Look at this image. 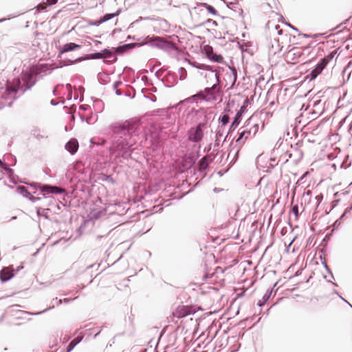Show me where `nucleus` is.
<instances>
[{
	"label": "nucleus",
	"mask_w": 352,
	"mask_h": 352,
	"mask_svg": "<svg viewBox=\"0 0 352 352\" xmlns=\"http://www.w3.org/2000/svg\"><path fill=\"white\" fill-rule=\"evenodd\" d=\"M52 71V69H49L47 65L41 64L23 72L21 78H15L12 82H8L5 88H0V109L10 107L18 98V93L23 94L36 84L38 78L50 74Z\"/></svg>",
	"instance_id": "nucleus-1"
},
{
	"label": "nucleus",
	"mask_w": 352,
	"mask_h": 352,
	"mask_svg": "<svg viewBox=\"0 0 352 352\" xmlns=\"http://www.w3.org/2000/svg\"><path fill=\"white\" fill-rule=\"evenodd\" d=\"M140 127V120L137 118L115 122L109 126L113 135L111 148L116 157L126 160L131 157L132 147L136 142L134 137L138 135Z\"/></svg>",
	"instance_id": "nucleus-2"
},
{
	"label": "nucleus",
	"mask_w": 352,
	"mask_h": 352,
	"mask_svg": "<svg viewBox=\"0 0 352 352\" xmlns=\"http://www.w3.org/2000/svg\"><path fill=\"white\" fill-rule=\"evenodd\" d=\"M30 186L34 190L38 189L40 190L39 195L43 196V198L42 199L40 197H34L31 193L28 199H29L32 203H36L38 201L42 200L44 201L43 203V206H54L58 210L60 209L59 205L57 203H56L54 197L50 196L49 195H60L65 192V191L63 188L46 184H42L40 183H34L31 184Z\"/></svg>",
	"instance_id": "nucleus-3"
},
{
	"label": "nucleus",
	"mask_w": 352,
	"mask_h": 352,
	"mask_svg": "<svg viewBox=\"0 0 352 352\" xmlns=\"http://www.w3.org/2000/svg\"><path fill=\"white\" fill-rule=\"evenodd\" d=\"M258 124L253 122V118L247 120L246 124L239 130V135L236 140L238 148L236 155L239 153L240 148L244 144L246 140L254 138L258 131Z\"/></svg>",
	"instance_id": "nucleus-4"
},
{
	"label": "nucleus",
	"mask_w": 352,
	"mask_h": 352,
	"mask_svg": "<svg viewBox=\"0 0 352 352\" xmlns=\"http://www.w3.org/2000/svg\"><path fill=\"white\" fill-rule=\"evenodd\" d=\"M141 45H148L152 47H156L165 52H170L171 51L177 52L179 50L176 44L170 41L165 38L158 36H147L141 43Z\"/></svg>",
	"instance_id": "nucleus-5"
},
{
	"label": "nucleus",
	"mask_w": 352,
	"mask_h": 352,
	"mask_svg": "<svg viewBox=\"0 0 352 352\" xmlns=\"http://www.w3.org/2000/svg\"><path fill=\"white\" fill-rule=\"evenodd\" d=\"M208 128V120H201L196 125L191 126L186 132L187 140L190 142L200 143L205 134V131Z\"/></svg>",
	"instance_id": "nucleus-6"
},
{
	"label": "nucleus",
	"mask_w": 352,
	"mask_h": 352,
	"mask_svg": "<svg viewBox=\"0 0 352 352\" xmlns=\"http://www.w3.org/2000/svg\"><path fill=\"white\" fill-rule=\"evenodd\" d=\"M201 120H208L205 110L202 108L198 109L192 108L186 113L184 122L186 124H192L196 122L197 124Z\"/></svg>",
	"instance_id": "nucleus-7"
},
{
	"label": "nucleus",
	"mask_w": 352,
	"mask_h": 352,
	"mask_svg": "<svg viewBox=\"0 0 352 352\" xmlns=\"http://www.w3.org/2000/svg\"><path fill=\"white\" fill-rule=\"evenodd\" d=\"M145 138L146 140L149 142L153 151L157 150L162 144L161 131L156 129L151 130L148 134L145 133Z\"/></svg>",
	"instance_id": "nucleus-8"
},
{
	"label": "nucleus",
	"mask_w": 352,
	"mask_h": 352,
	"mask_svg": "<svg viewBox=\"0 0 352 352\" xmlns=\"http://www.w3.org/2000/svg\"><path fill=\"white\" fill-rule=\"evenodd\" d=\"M102 57H103V50H101L100 52L91 53V54H86L83 56L78 57V58H76L74 60H72L70 59H66V60H64L63 62H64L65 65H70L75 63H79V62H81V61L85 60L101 59V58H102Z\"/></svg>",
	"instance_id": "nucleus-9"
},
{
	"label": "nucleus",
	"mask_w": 352,
	"mask_h": 352,
	"mask_svg": "<svg viewBox=\"0 0 352 352\" xmlns=\"http://www.w3.org/2000/svg\"><path fill=\"white\" fill-rule=\"evenodd\" d=\"M196 310L193 306L190 305H181L178 306L175 311L173 313L174 317L177 318H184L187 316L194 314Z\"/></svg>",
	"instance_id": "nucleus-10"
},
{
	"label": "nucleus",
	"mask_w": 352,
	"mask_h": 352,
	"mask_svg": "<svg viewBox=\"0 0 352 352\" xmlns=\"http://www.w3.org/2000/svg\"><path fill=\"white\" fill-rule=\"evenodd\" d=\"M116 47L111 49L106 48L103 50V62L104 63L112 64L117 61L118 58L116 56L117 52L115 51Z\"/></svg>",
	"instance_id": "nucleus-11"
},
{
	"label": "nucleus",
	"mask_w": 352,
	"mask_h": 352,
	"mask_svg": "<svg viewBox=\"0 0 352 352\" xmlns=\"http://www.w3.org/2000/svg\"><path fill=\"white\" fill-rule=\"evenodd\" d=\"M15 275L14 269L12 265L3 267L0 270V280L2 283L7 282L12 278Z\"/></svg>",
	"instance_id": "nucleus-12"
},
{
	"label": "nucleus",
	"mask_w": 352,
	"mask_h": 352,
	"mask_svg": "<svg viewBox=\"0 0 352 352\" xmlns=\"http://www.w3.org/2000/svg\"><path fill=\"white\" fill-rule=\"evenodd\" d=\"M204 52L206 57L214 63H221L223 59L221 55L217 54L214 52L212 47L210 45H206L204 47Z\"/></svg>",
	"instance_id": "nucleus-13"
},
{
	"label": "nucleus",
	"mask_w": 352,
	"mask_h": 352,
	"mask_svg": "<svg viewBox=\"0 0 352 352\" xmlns=\"http://www.w3.org/2000/svg\"><path fill=\"white\" fill-rule=\"evenodd\" d=\"M162 81L167 87H173L177 83V76L175 72H168L164 78H162Z\"/></svg>",
	"instance_id": "nucleus-14"
},
{
	"label": "nucleus",
	"mask_w": 352,
	"mask_h": 352,
	"mask_svg": "<svg viewBox=\"0 0 352 352\" xmlns=\"http://www.w3.org/2000/svg\"><path fill=\"white\" fill-rule=\"evenodd\" d=\"M214 151H215L213 150L211 155H214ZM214 158V156H213V157H210V155H205L203 157H201L200 159V160L198 162V164H197L198 170L200 172L206 170L209 167L210 164L212 162Z\"/></svg>",
	"instance_id": "nucleus-15"
},
{
	"label": "nucleus",
	"mask_w": 352,
	"mask_h": 352,
	"mask_svg": "<svg viewBox=\"0 0 352 352\" xmlns=\"http://www.w3.org/2000/svg\"><path fill=\"white\" fill-rule=\"evenodd\" d=\"M188 62L189 65H190L193 67H195L198 69L208 70V71H210L212 74L214 73V75L217 82L219 81V76L218 74V72L216 70H214L211 66L204 64V63H197L196 62H192L190 60H188Z\"/></svg>",
	"instance_id": "nucleus-16"
},
{
	"label": "nucleus",
	"mask_w": 352,
	"mask_h": 352,
	"mask_svg": "<svg viewBox=\"0 0 352 352\" xmlns=\"http://www.w3.org/2000/svg\"><path fill=\"white\" fill-rule=\"evenodd\" d=\"M237 79V72L235 67H229V69L225 74V80L230 82V87H233Z\"/></svg>",
	"instance_id": "nucleus-17"
},
{
	"label": "nucleus",
	"mask_w": 352,
	"mask_h": 352,
	"mask_svg": "<svg viewBox=\"0 0 352 352\" xmlns=\"http://www.w3.org/2000/svg\"><path fill=\"white\" fill-rule=\"evenodd\" d=\"M79 147L78 142L75 138L70 139L65 144V149L71 154L74 155Z\"/></svg>",
	"instance_id": "nucleus-18"
},
{
	"label": "nucleus",
	"mask_w": 352,
	"mask_h": 352,
	"mask_svg": "<svg viewBox=\"0 0 352 352\" xmlns=\"http://www.w3.org/2000/svg\"><path fill=\"white\" fill-rule=\"evenodd\" d=\"M141 43H126L122 45H120L115 48V51L117 52L118 54H123L124 53L128 52L129 50H131L133 48H135L137 46H142Z\"/></svg>",
	"instance_id": "nucleus-19"
},
{
	"label": "nucleus",
	"mask_w": 352,
	"mask_h": 352,
	"mask_svg": "<svg viewBox=\"0 0 352 352\" xmlns=\"http://www.w3.org/2000/svg\"><path fill=\"white\" fill-rule=\"evenodd\" d=\"M282 47H283L279 43V40L278 38H274L271 40L269 44L270 53L275 55L281 51Z\"/></svg>",
	"instance_id": "nucleus-20"
},
{
	"label": "nucleus",
	"mask_w": 352,
	"mask_h": 352,
	"mask_svg": "<svg viewBox=\"0 0 352 352\" xmlns=\"http://www.w3.org/2000/svg\"><path fill=\"white\" fill-rule=\"evenodd\" d=\"M81 47L80 45L74 43H67L62 47V49L60 50V54L58 56H60V54L74 51L78 49H80Z\"/></svg>",
	"instance_id": "nucleus-21"
},
{
	"label": "nucleus",
	"mask_w": 352,
	"mask_h": 352,
	"mask_svg": "<svg viewBox=\"0 0 352 352\" xmlns=\"http://www.w3.org/2000/svg\"><path fill=\"white\" fill-rule=\"evenodd\" d=\"M51 208H36V214L38 217H43L46 219H49V215L45 210H54V212H57V210H58L54 206H51Z\"/></svg>",
	"instance_id": "nucleus-22"
},
{
	"label": "nucleus",
	"mask_w": 352,
	"mask_h": 352,
	"mask_svg": "<svg viewBox=\"0 0 352 352\" xmlns=\"http://www.w3.org/2000/svg\"><path fill=\"white\" fill-rule=\"evenodd\" d=\"M217 84H214L211 87L205 88V96H206L208 100H214L216 98V95L214 92V89L217 87Z\"/></svg>",
	"instance_id": "nucleus-23"
},
{
	"label": "nucleus",
	"mask_w": 352,
	"mask_h": 352,
	"mask_svg": "<svg viewBox=\"0 0 352 352\" xmlns=\"http://www.w3.org/2000/svg\"><path fill=\"white\" fill-rule=\"evenodd\" d=\"M16 191L17 193L21 195L23 197H25L26 199H28L29 197V196L30 195V194L32 193L24 186H18L16 187Z\"/></svg>",
	"instance_id": "nucleus-24"
},
{
	"label": "nucleus",
	"mask_w": 352,
	"mask_h": 352,
	"mask_svg": "<svg viewBox=\"0 0 352 352\" xmlns=\"http://www.w3.org/2000/svg\"><path fill=\"white\" fill-rule=\"evenodd\" d=\"M120 12V9H118L115 12L105 14L104 15H103L102 16L100 17L101 21L102 23H104L106 21L114 18L115 16H118Z\"/></svg>",
	"instance_id": "nucleus-25"
},
{
	"label": "nucleus",
	"mask_w": 352,
	"mask_h": 352,
	"mask_svg": "<svg viewBox=\"0 0 352 352\" xmlns=\"http://www.w3.org/2000/svg\"><path fill=\"white\" fill-rule=\"evenodd\" d=\"M200 6L204 7L211 14L214 16L218 15V12L212 6L209 5L207 3H201Z\"/></svg>",
	"instance_id": "nucleus-26"
},
{
	"label": "nucleus",
	"mask_w": 352,
	"mask_h": 352,
	"mask_svg": "<svg viewBox=\"0 0 352 352\" xmlns=\"http://www.w3.org/2000/svg\"><path fill=\"white\" fill-rule=\"evenodd\" d=\"M31 135L36 138L38 140H41L45 138H47V136H45L44 135L41 133V131L38 128H34L31 131Z\"/></svg>",
	"instance_id": "nucleus-27"
},
{
	"label": "nucleus",
	"mask_w": 352,
	"mask_h": 352,
	"mask_svg": "<svg viewBox=\"0 0 352 352\" xmlns=\"http://www.w3.org/2000/svg\"><path fill=\"white\" fill-rule=\"evenodd\" d=\"M241 117H242V112L237 111L234 118L233 121L232 122L230 128H232L233 126H237L241 122Z\"/></svg>",
	"instance_id": "nucleus-28"
},
{
	"label": "nucleus",
	"mask_w": 352,
	"mask_h": 352,
	"mask_svg": "<svg viewBox=\"0 0 352 352\" xmlns=\"http://www.w3.org/2000/svg\"><path fill=\"white\" fill-rule=\"evenodd\" d=\"M272 293V289H271L270 291H267V293L263 296V299L258 302L257 305L260 307L263 306L270 298Z\"/></svg>",
	"instance_id": "nucleus-29"
},
{
	"label": "nucleus",
	"mask_w": 352,
	"mask_h": 352,
	"mask_svg": "<svg viewBox=\"0 0 352 352\" xmlns=\"http://www.w3.org/2000/svg\"><path fill=\"white\" fill-rule=\"evenodd\" d=\"M336 52H331L329 54H328L327 56H325L323 58H322L320 61L324 63L325 66L327 65V64L333 58Z\"/></svg>",
	"instance_id": "nucleus-30"
},
{
	"label": "nucleus",
	"mask_w": 352,
	"mask_h": 352,
	"mask_svg": "<svg viewBox=\"0 0 352 352\" xmlns=\"http://www.w3.org/2000/svg\"><path fill=\"white\" fill-rule=\"evenodd\" d=\"M80 340H77V338H75L72 340L67 346L66 351L65 352H70L72 351L74 348L80 342Z\"/></svg>",
	"instance_id": "nucleus-31"
},
{
	"label": "nucleus",
	"mask_w": 352,
	"mask_h": 352,
	"mask_svg": "<svg viewBox=\"0 0 352 352\" xmlns=\"http://www.w3.org/2000/svg\"><path fill=\"white\" fill-rule=\"evenodd\" d=\"M100 179H101L103 182H109L111 184H115L116 181L114 179L111 177V175H107L105 174H102L100 177H99Z\"/></svg>",
	"instance_id": "nucleus-32"
},
{
	"label": "nucleus",
	"mask_w": 352,
	"mask_h": 352,
	"mask_svg": "<svg viewBox=\"0 0 352 352\" xmlns=\"http://www.w3.org/2000/svg\"><path fill=\"white\" fill-rule=\"evenodd\" d=\"M326 67L325 63L319 61L318 64L316 65L314 70L318 73V74H320L323 69Z\"/></svg>",
	"instance_id": "nucleus-33"
},
{
	"label": "nucleus",
	"mask_w": 352,
	"mask_h": 352,
	"mask_svg": "<svg viewBox=\"0 0 352 352\" xmlns=\"http://www.w3.org/2000/svg\"><path fill=\"white\" fill-rule=\"evenodd\" d=\"M1 170L6 171L9 174L13 173V170L10 168V165L8 163L3 162V164H1Z\"/></svg>",
	"instance_id": "nucleus-34"
},
{
	"label": "nucleus",
	"mask_w": 352,
	"mask_h": 352,
	"mask_svg": "<svg viewBox=\"0 0 352 352\" xmlns=\"http://www.w3.org/2000/svg\"><path fill=\"white\" fill-rule=\"evenodd\" d=\"M4 160L8 161L10 163V166H14L16 163V157L11 154L6 155Z\"/></svg>",
	"instance_id": "nucleus-35"
},
{
	"label": "nucleus",
	"mask_w": 352,
	"mask_h": 352,
	"mask_svg": "<svg viewBox=\"0 0 352 352\" xmlns=\"http://www.w3.org/2000/svg\"><path fill=\"white\" fill-rule=\"evenodd\" d=\"M178 73L179 74V80H183L186 79V78L187 76V72L184 67H179V69H178Z\"/></svg>",
	"instance_id": "nucleus-36"
},
{
	"label": "nucleus",
	"mask_w": 352,
	"mask_h": 352,
	"mask_svg": "<svg viewBox=\"0 0 352 352\" xmlns=\"http://www.w3.org/2000/svg\"><path fill=\"white\" fill-rule=\"evenodd\" d=\"M219 120L223 125H226L230 121V116L228 114H223L219 117Z\"/></svg>",
	"instance_id": "nucleus-37"
},
{
	"label": "nucleus",
	"mask_w": 352,
	"mask_h": 352,
	"mask_svg": "<svg viewBox=\"0 0 352 352\" xmlns=\"http://www.w3.org/2000/svg\"><path fill=\"white\" fill-rule=\"evenodd\" d=\"M319 74L316 72H315L314 69H312L309 75L306 76V79H309V80H312L317 78V76Z\"/></svg>",
	"instance_id": "nucleus-38"
},
{
	"label": "nucleus",
	"mask_w": 352,
	"mask_h": 352,
	"mask_svg": "<svg viewBox=\"0 0 352 352\" xmlns=\"http://www.w3.org/2000/svg\"><path fill=\"white\" fill-rule=\"evenodd\" d=\"M319 74L316 72H315L314 69H312L309 75L306 76V79H309V80H312L317 78V76Z\"/></svg>",
	"instance_id": "nucleus-39"
},
{
	"label": "nucleus",
	"mask_w": 352,
	"mask_h": 352,
	"mask_svg": "<svg viewBox=\"0 0 352 352\" xmlns=\"http://www.w3.org/2000/svg\"><path fill=\"white\" fill-rule=\"evenodd\" d=\"M319 74L316 72H315L314 69H312L309 75L306 76V79H309V80H312L317 78V76Z\"/></svg>",
	"instance_id": "nucleus-40"
},
{
	"label": "nucleus",
	"mask_w": 352,
	"mask_h": 352,
	"mask_svg": "<svg viewBox=\"0 0 352 352\" xmlns=\"http://www.w3.org/2000/svg\"><path fill=\"white\" fill-rule=\"evenodd\" d=\"M89 25H94V26H99L100 24L102 23L101 19L98 20H91L89 21Z\"/></svg>",
	"instance_id": "nucleus-41"
},
{
	"label": "nucleus",
	"mask_w": 352,
	"mask_h": 352,
	"mask_svg": "<svg viewBox=\"0 0 352 352\" xmlns=\"http://www.w3.org/2000/svg\"><path fill=\"white\" fill-rule=\"evenodd\" d=\"M292 211L294 213V214L295 215L296 218L297 219L298 217V214H299L298 213V212H299L298 206L297 204L293 205L292 207Z\"/></svg>",
	"instance_id": "nucleus-42"
},
{
	"label": "nucleus",
	"mask_w": 352,
	"mask_h": 352,
	"mask_svg": "<svg viewBox=\"0 0 352 352\" xmlns=\"http://www.w3.org/2000/svg\"><path fill=\"white\" fill-rule=\"evenodd\" d=\"M195 96H196V98H198L201 100L208 101L206 96H205V94L202 91L198 92L197 94H195Z\"/></svg>",
	"instance_id": "nucleus-43"
},
{
	"label": "nucleus",
	"mask_w": 352,
	"mask_h": 352,
	"mask_svg": "<svg viewBox=\"0 0 352 352\" xmlns=\"http://www.w3.org/2000/svg\"><path fill=\"white\" fill-rule=\"evenodd\" d=\"M53 300H56L57 302L58 305H60L63 302V301H64V302H65V303H68L72 300V299H70V298H65L64 300H61V299L58 300L57 298H55Z\"/></svg>",
	"instance_id": "nucleus-44"
},
{
	"label": "nucleus",
	"mask_w": 352,
	"mask_h": 352,
	"mask_svg": "<svg viewBox=\"0 0 352 352\" xmlns=\"http://www.w3.org/2000/svg\"><path fill=\"white\" fill-rule=\"evenodd\" d=\"M184 102H189V103H194L197 102L196 96L193 95L190 97L186 98Z\"/></svg>",
	"instance_id": "nucleus-45"
},
{
	"label": "nucleus",
	"mask_w": 352,
	"mask_h": 352,
	"mask_svg": "<svg viewBox=\"0 0 352 352\" xmlns=\"http://www.w3.org/2000/svg\"><path fill=\"white\" fill-rule=\"evenodd\" d=\"M322 199H323V195L322 193H320L315 197V199L317 201L316 207H318L319 206V204L322 201Z\"/></svg>",
	"instance_id": "nucleus-46"
},
{
	"label": "nucleus",
	"mask_w": 352,
	"mask_h": 352,
	"mask_svg": "<svg viewBox=\"0 0 352 352\" xmlns=\"http://www.w3.org/2000/svg\"><path fill=\"white\" fill-rule=\"evenodd\" d=\"M122 82L120 80H117V81H116V82L113 83V89L115 90V92H116V91H118V87L120 85H122Z\"/></svg>",
	"instance_id": "nucleus-47"
},
{
	"label": "nucleus",
	"mask_w": 352,
	"mask_h": 352,
	"mask_svg": "<svg viewBox=\"0 0 352 352\" xmlns=\"http://www.w3.org/2000/svg\"><path fill=\"white\" fill-rule=\"evenodd\" d=\"M221 135H222V133L219 130L217 131L216 133V140H215L214 146H219L217 141L219 140V138L220 137H221Z\"/></svg>",
	"instance_id": "nucleus-48"
},
{
	"label": "nucleus",
	"mask_w": 352,
	"mask_h": 352,
	"mask_svg": "<svg viewBox=\"0 0 352 352\" xmlns=\"http://www.w3.org/2000/svg\"><path fill=\"white\" fill-rule=\"evenodd\" d=\"M162 73L163 72L162 71V69H158L157 71L155 72V76L158 78V79H161V76H162Z\"/></svg>",
	"instance_id": "nucleus-49"
},
{
	"label": "nucleus",
	"mask_w": 352,
	"mask_h": 352,
	"mask_svg": "<svg viewBox=\"0 0 352 352\" xmlns=\"http://www.w3.org/2000/svg\"><path fill=\"white\" fill-rule=\"evenodd\" d=\"M54 305H52V307H48V308H47V309H45L44 310H43V311H41L36 312V313H35V314H34V315H40V314H42L45 313V312H46L47 310H49V309H51L54 308Z\"/></svg>",
	"instance_id": "nucleus-50"
},
{
	"label": "nucleus",
	"mask_w": 352,
	"mask_h": 352,
	"mask_svg": "<svg viewBox=\"0 0 352 352\" xmlns=\"http://www.w3.org/2000/svg\"><path fill=\"white\" fill-rule=\"evenodd\" d=\"M350 210H351V208H347L345 210L344 212V213L341 215V217L339 218V219H340V221H342L343 219H344V218L345 217V216H346V214L347 212H349L350 211Z\"/></svg>",
	"instance_id": "nucleus-51"
},
{
	"label": "nucleus",
	"mask_w": 352,
	"mask_h": 352,
	"mask_svg": "<svg viewBox=\"0 0 352 352\" xmlns=\"http://www.w3.org/2000/svg\"><path fill=\"white\" fill-rule=\"evenodd\" d=\"M341 223H342V221H340V219H337V220L334 222V223H333V227H334V228H338V227L341 225Z\"/></svg>",
	"instance_id": "nucleus-52"
},
{
	"label": "nucleus",
	"mask_w": 352,
	"mask_h": 352,
	"mask_svg": "<svg viewBox=\"0 0 352 352\" xmlns=\"http://www.w3.org/2000/svg\"><path fill=\"white\" fill-rule=\"evenodd\" d=\"M58 0H47V4L48 6H53L57 3Z\"/></svg>",
	"instance_id": "nucleus-53"
},
{
	"label": "nucleus",
	"mask_w": 352,
	"mask_h": 352,
	"mask_svg": "<svg viewBox=\"0 0 352 352\" xmlns=\"http://www.w3.org/2000/svg\"><path fill=\"white\" fill-rule=\"evenodd\" d=\"M22 269H23V263H21V265L19 266H18L16 270H14L15 274L19 272Z\"/></svg>",
	"instance_id": "nucleus-54"
},
{
	"label": "nucleus",
	"mask_w": 352,
	"mask_h": 352,
	"mask_svg": "<svg viewBox=\"0 0 352 352\" xmlns=\"http://www.w3.org/2000/svg\"><path fill=\"white\" fill-rule=\"evenodd\" d=\"M320 258L322 260L323 259V261L322 262V265L324 267L325 270H327L329 267L327 264V262L325 261V258H322V256H320Z\"/></svg>",
	"instance_id": "nucleus-55"
},
{
	"label": "nucleus",
	"mask_w": 352,
	"mask_h": 352,
	"mask_svg": "<svg viewBox=\"0 0 352 352\" xmlns=\"http://www.w3.org/2000/svg\"><path fill=\"white\" fill-rule=\"evenodd\" d=\"M320 258L322 260L323 259V261L322 262V265L324 267L325 270H327L329 267L327 264V262L325 261V258H322V256H320Z\"/></svg>",
	"instance_id": "nucleus-56"
},
{
	"label": "nucleus",
	"mask_w": 352,
	"mask_h": 352,
	"mask_svg": "<svg viewBox=\"0 0 352 352\" xmlns=\"http://www.w3.org/2000/svg\"><path fill=\"white\" fill-rule=\"evenodd\" d=\"M212 23L214 26H217V25H218L217 23L212 19H208L206 21V23Z\"/></svg>",
	"instance_id": "nucleus-57"
},
{
	"label": "nucleus",
	"mask_w": 352,
	"mask_h": 352,
	"mask_svg": "<svg viewBox=\"0 0 352 352\" xmlns=\"http://www.w3.org/2000/svg\"><path fill=\"white\" fill-rule=\"evenodd\" d=\"M160 64H161V63H160V62L157 61L155 65H150V71L152 72L153 71L154 67H155L156 65H160Z\"/></svg>",
	"instance_id": "nucleus-58"
},
{
	"label": "nucleus",
	"mask_w": 352,
	"mask_h": 352,
	"mask_svg": "<svg viewBox=\"0 0 352 352\" xmlns=\"http://www.w3.org/2000/svg\"><path fill=\"white\" fill-rule=\"evenodd\" d=\"M311 191H310V190H307V191L303 193V197H305L306 196H307V197L310 196V195H311Z\"/></svg>",
	"instance_id": "nucleus-59"
},
{
	"label": "nucleus",
	"mask_w": 352,
	"mask_h": 352,
	"mask_svg": "<svg viewBox=\"0 0 352 352\" xmlns=\"http://www.w3.org/2000/svg\"><path fill=\"white\" fill-rule=\"evenodd\" d=\"M66 88L68 91H72V87L71 84H69V83H67L66 85Z\"/></svg>",
	"instance_id": "nucleus-60"
},
{
	"label": "nucleus",
	"mask_w": 352,
	"mask_h": 352,
	"mask_svg": "<svg viewBox=\"0 0 352 352\" xmlns=\"http://www.w3.org/2000/svg\"><path fill=\"white\" fill-rule=\"evenodd\" d=\"M50 104L52 105V106H56L57 105L58 103L57 102H56L55 100L52 99L51 101H50Z\"/></svg>",
	"instance_id": "nucleus-61"
},
{
	"label": "nucleus",
	"mask_w": 352,
	"mask_h": 352,
	"mask_svg": "<svg viewBox=\"0 0 352 352\" xmlns=\"http://www.w3.org/2000/svg\"><path fill=\"white\" fill-rule=\"evenodd\" d=\"M72 98V91H68L67 100H71Z\"/></svg>",
	"instance_id": "nucleus-62"
},
{
	"label": "nucleus",
	"mask_w": 352,
	"mask_h": 352,
	"mask_svg": "<svg viewBox=\"0 0 352 352\" xmlns=\"http://www.w3.org/2000/svg\"><path fill=\"white\" fill-rule=\"evenodd\" d=\"M192 164H193V163L190 160V161L188 162V164L186 165V168H190L192 166Z\"/></svg>",
	"instance_id": "nucleus-63"
},
{
	"label": "nucleus",
	"mask_w": 352,
	"mask_h": 352,
	"mask_svg": "<svg viewBox=\"0 0 352 352\" xmlns=\"http://www.w3.org/2000/svg\"><path fill=\"white\" fill-rule=\"evenodd\" d=\"M245 109H246L245 106V105H243V106L241 107V109H240V110H239V111L242 112V113H243L245 111Z\"/></svg>",
	"instance_id": "nucleus-64"
}]
</instances>
